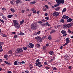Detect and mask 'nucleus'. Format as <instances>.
<instances>
[{
  "instance_id": "12",
  "label": "nucleus",
  "mask_w": 73,
  "mask_h": 73,
  "mask_svg": "<svg viewBox=\"0 0 73 73\" xmlns=\"http://www.w3.org/2000/svg\"><path fill=\"white\" fill-rule=\"evenodd\" d=\"M66 11V8H65L63 9L62 12V13H63L64 12H65Z\"/></svg>"
},
{
  "instance_id": "1",
  "label": "nucleus",
  "mask_w": 73,
  "mask_h": 73,
  "mask_svg": "<svg viewBox=\"0 0 73 73\" xmlns=\"http://www.w3.org/2000/svg\"><path fill=\"white\" fill-rule=\"evenodd\" d=\"M13 23H14V26L15 27V28L19 29L20 27V25L19 24V22L16 20H14L13 21Z\"/></svg>"
},
{
  "instance_id": "48",
  "label": "nucleus",
  "mask_w": 73,
  "mask_h": 73,
  "mask_svg": "<svg viewBox=\"0 0 73 73\" xmlns=\"http://www.w3.org/2000/svg\"><path fill=\"white\" fill-rule=\"evenodd\" d=\"M53 70H57V68L55 67H54L53 68Z\"/></svg>"
},
{
  "instance_id": "52",
  "label": "nucleus",
  "mask_w": 73,
  "mask_h": 73,
  "mask_svg": "<svg viewBox=\"0 0 73 73\" xmlns=\"http://www.w3.org/2000/svg\"><path fill=\"white\" fill-rule=\"evenodd\" d=\"M22 13H24V12H25V10H23L22 11Z\"/></svg>"
},
{
  "instance_id": "64",
  "label": "nucleus",
  "mask_w": 73,
  "mask_h": 73,
  "mask_svg": "<svg viewBox=\"0 0 73 73\" xmlns=\"http://www.w3.org/2000/svg\"><path fill=\"white\" fill-rule=\"evenodd\" d=\"M44 15H45V16H48V13H46Z\"/></svg>"
},
{
  "instance_id": "61",
  "label": "nucleus",
  "mask_w": 73,
  "mask_h": 73,
  "mask_svg": "<svg viewBox=\"0 0 73 73\" xmlns=\"http://www.w3.org/2000/svg\"><path fill=\"white\" fill-rule=\"evenodd\" d=\"M46 21V20L43 19L42 20V21H43V22H45Z\"/></svg>"
},
{
  "instance_id": "35",
  "label": "nucleus",
  "mask_w": 73,
  "mask_h": 73,
  "mask_svg": "<svg viewBox=\"0 0 73 73\" xmlns=\"http://www.w3.org/2000/svg\"><path fill=\"white\" fill-rule=\"evenodd\" d=\"M4 57V58H7V57H8V55H7V54L5 55Z\"/></svg>"
},
{
  "instance_id": "55",
  "label": "nucleus",
  "mask_w": 73,
  "mask_h": 73,
  "mask_svg": "<svg viewBox=\"0 0 73 73\" xmlns=\"http://www.w3.org/2000/svg\"><path fill=\"white\" fill-rule=\"evenodd\" d=\"M2 10H5H5H6V9H5V8L3 7L2 9Z\"/></svg>"
},
{
  "instance_id": "31",
  "label": "nucleus",
  "mask_w": 73,
  "mask_h": 73,
  "mask_svg": "<svg viewBox=\"0 0 73 73\" xmlns=\"http://www.w3.org/2000/svg\"><path fill=\"white\" fill-rule=\"evenodd\" d=\"M8 52L9 54H12V52H13L12 50L9 51H8Z\"/></svg>"
},
{
  "instance_id": "2",
  "label": "nucleus",
  "mask_w": 73,
  "mask_h": 73,
  "mask_svg": "<svg viewBox=\"0 0 73 73\" xmlns=\"http://www.w3.org/2000/svg\"><path fill=\"white\" fill-rule=\"evenodd\" d=\"M31 26V29L32 30H35L36 28L37 27V23H34L32 24Z\"/></svg>"
},
{
  "instance_id": "14",
  "label": "nucleus",
  "mask_w": 73,
  "mask_h": 73,
  "mask_svg": "<svg viewBox=\"0 0 73 73\" xmlns=\"http://www.w3.org/2000/svg\"><path fill=\"white\" fill-rule=\"evenodd\" d=\"M56 2L58 4H60L61 0H56Z\"/></svg>"
},
{
  "instance_id": "21",
  "label": "nucleus",
  "mask_w": 73,
  "mask_h": 73,
  "mask_svg": "<svg viewBox=\"0 0 73 73\" xmlns=\"http://www.w3.org/2000/svg\"><path fill=\"white\" fill-rule=\"evenodd\" d=\"M41 37L40 36H36L35 37V39H36V40H39V39Z\"/></svg>"
},
{
  "instance_id": "60",
  "label": "nucleus",
  "mask_w": 73,
  "mask_h": 73,
  "mask_svg": "<svg viewBox=\"0 0 73 73\" xmlns=\"http://www.w3.org/2000/svg\"><path fill=\"white\" fill-rule=\"evenodd\" d=\"M57 27L58 28H60V27H61V25H57Z\"/></svg>"
},
{
  "instance_id": "42",
  "label": "nucleus",
  "mask_w": 73,
  "mask_h": 73,
  "mask_svg": "<svg viewBox=\"0 0 73 73\" xmlns=\"http://www.w3.org/2000/svg\"><path fill=\"white\" fill-rule=\"evenodd\" d=\"M44 7L45 8H46L47 9H48L49 8V7H48V6L47 5H45L44 6Z\"/></svg>"
},
{
  "instance_id": "28",
  "label": "nucleus",
  "mask_w": 73,
  "mask_h": 73,
  "mask_svg": "<svg viewBox=\"0 0 73 73\" xmlns=\"http://www.w3.org/2000/svg\"><path fill=\"white\" fill-rule=\"evenodd\" d=\"M48 40H52V36L50 35L48 36Z\"/></svg>"
},
{
  "instance_id": "17",
  "label": "nucleus",
  "mask_w": 73,
  "mask_h": 73,
  "mask_svg": "<svg viewBox=\"0 0 73 73\" xmlns=\"http://www.w3.org/2000/svg\"><path fill=\"white\" fill-rule=\"evenodd\" d=\"M60 7H56V8H55V11H59V10H60Z\"/></svg>"
},
{
  "instance_id": "59",
  "label": "nucleus",
  "mask_w": 73,
  "mask_h": 73,
  "mask_svg": "<svg viewBox=\"0 0 73 73\" xmlns=\"http://www.w3.org/2000/svg\"><path fill=\"white\" fill-rule=\"evenodd\" d=\"M45 68H46V69L48 70V69H49V67H45Z\"/></svg>"
},
{
  "instance_id": "51",
  "label": "nucleus",
  "mask_w": 73,
  "mask_h": 73,
  "mask_svg": "<svg viewBox=\"0 0 73 73\" xmlns=\"http://www.w3.org/2000/svg\"><path fill=\"white\" fill-rule=\"evenodd\" d=\"M45 25L44 23L42 24H41V26H42V27H44V26H45Z\"/></svg>"
},
{
  "instance_id": "58",
  "label": "nucleus",
  "mask_w": 73,
  "mask_h": 73,
  "mask_svg": "<svg viewBox=\"0 0 73 73\" xmlns=\"http://www.w3.org/2000/svg\"><path fill=\"white\" fill-rule=\"evenodd\" d=\"M10 3L11 4H12V5L13 4V2L12 1H10Z\"/></svg>"
},
{
  "instance_id": "39",
  "label": "nucleus",
  "mask_w": 73,
  "mask_h": 73,
  "mask_svg": "<svg viewBox=\"0 0 73 73\" xmlns=\"http://www.w3.org/2000/svg\"><path fill=\"white\" fill-rule=\"evenodd\" d=\"M0 21L3 24H4V21L1 20V19H0Z\"/></svg>"
},
{
  "instance_id": "19",
  "label": "nucleus",
  "mask_w": 73,
  "mask_h": 73,
  "mask_svg": "<svg viewBox=\"0 0 73 73\" xmlns=\"http://www.w3.org/2000/svg\"><path fill=\"white\" fill-rule=\"evenodd\" d=\"M56 32V30H52L51 31L50 33V34H52V33H54Z\"/></svg>"
},
{
  "instance_id": "36",
  "label": "nucleus",
  "mask_w": 73,
  "mask_h": 73,
  "mask_svg": "<svg viewBox=\"0 0 73 73\" xmlns=\"http://www.w3.org/2000/svg\"><path fill=\"white\" fill-rule=\"evenodd\" d=\"M39 61H40V59H38L36 60V63H37L38 62H39Z\"/></svg>"
},
{
  "instance_id": "3",
  "label": "nucleus",
  "mask_w": 73,
  "mask_h": 73,
  "mask_svg": "<svg viewBox=\"0 0 73 73\" xmlns=\"http://www.w3.org/2000/svg\"><path fill=\"white\" fill-rule=\"evenodd\" d=\"M23 52V48H18L16 50L15 53H22Z\"/></svg>"
},
{
  "instance_id": "6",
  "label": "nucleus",
  "mask_w": 73,
  "mask_h": 73,
  "mask_svg": "<svg viewBox=\"0 0 73 73\" xmlns=\"http://www.w3.org/2000/svg\"><path fill=\"white\" fill-rule=\"evenodd\" d=\"M16 4H19V3H22L21 0H17L15 1Z\"/></svg>"
},
{
  "instance_id": "7",
  "label": "nucleus",
  "mask_w": 73,
  "mask_h": 73,
  "mask_svg": "<svg viewBox=\"0 0 73 73\" xmlns=\"http://www.w3.org/2000/svg\"><path fill=\"white\" fill-rule=\"evenodd\" d=\"M66 43L69 44L70 43V40L69 39V38H67L66 39Z\"/></svg>"
},
{
  "instance_id": "41",
  "label": "nucleus",
  "mask_w": 73,
  "mask_h": 73,
  "mask_svg": "<svg viewBox=\"0 0 73 73\" xmlns=\"http://www.w3.org/2000/svg\"><path fill=\"white\" fill-rule=\"evenodd\" d=\"M23 50H27V47H23Z\"/></svg>"
},
{
  "instance_id": "34",
  "label": "nucleus",
  "mask_w": 73,
  "mask_h": 73,
  "mask_svg": "<svg viewBox=\"0 0 73 73\" xmlns=\"http://www.w3.org/2000/svg\"><path fill=\"white\" fill-rule=\"evenodd\" d=\"M68 31L69 33H71L72 34V31L70 29H68Z\"/></svg>"
},
{
  "instance_id": "57",
  "label": "nucleus",
  "mask_w": 73,
  "mask_h": 73,
  "mask_svg": "<svg viewBox=\"0 0 73 73\" xmlns=\"http://www.w3.org/2000/svg\"><path fill=\"white\" fill-rule=\"evenodd\" d=\"M66 35H68V34L66 33V34H64L63 35V36H66Z\"/></svg>"
},
{
  "instance_id": "62",
  "label": "nucleus",
  "mask_w": 73,
  "mask_h": 73,
  "mask_svg": "<svg viewBox=\"0 0 73 73\" xmlns=\"http://www.w3.org/2000/svg\"><path fill=\"white\" fill-rule=\"evenodd\" d=\"M40 31H38L37 33V34H40Z\"/></svg>"
},
{
  "instance_id": "50",
  "label": "nucleus",
  "mask_w": 73,
  "mask_h": 73,
  "mask_svg": "<svg viewBox=\"0 0 73 73\" xmlns=\"http://www.w3.org/2000/svg\"><path fill=\"white\" fill-rule=\"evenodd\" d=\"M27 46L28 47V48H31V46L29 45H27Z\"/></svg>"
},
{
  "instance_id": "32",
  "label": "nucleus",
  "mask_w": 73,
  "mask_h": 73,
  "mask_svg": "<svg viewBox=\"0 0 73 73\" xmlns=\"http://www.w3.org/2000/svg\"><path fill=\"white\" fill-rule=\"evenodd\" d=\"M2 36L3 37H6L7 36V35H5V34H3L2 35Z\"/></svg>"
},
{
  "instance_id": "45",
  "label": "nucleus",
  "mask_w": 73,
  "mask_h": 73,
  "mask_svg": "<svg viewBox=\"0 0 73 73\" xmlns=\"http://www.w3.org/2000/svg\"><path fill=\"white\" fill-rule=\"evenodd\" d=\"M47 48V47L46 46H44L43 47V48L42 49H46V48Z\"/></svg>"
},
{
  "instance_id": "30",
  "label": "nucleus",
  "mask_w": 73,
  "mask_h": 73,
  "mask_svg": "<svg viewBox=\"0 0 73 73\" xmlns=\"http://www.w3.org/2000/svg\"><path fill=\"white\" fill-rule=\"evenodd\" d=\"M63 28L64 29H66V28H67V25H63Z\"/></svg>"
},
{
  "instance_id": "4",
  "label": "nucleus",
  "mask_w": 73,
  "mask_h": 73,
  "mask_svg": "<svg viewBox=\"0 0 73 73\" xmlns=\"http://www.w3.org/2000/svg\"><path fill=\"white\" fill-rule=\"evenodd\" d=\"M41 62H38L37 63H36L35 64L36 65V66H38V68H40V67H41V66H42V65L41 64Z\"/></svg>"
},
{
  "instance_id": "20",
  "label": "nucleus",
  "mask_w": 73,
  "mask_h": 73,
  "mask_svg": "<svg viewBox=\"0 0 73 73\" xmlns=\"http://www.w3.org/2000/svg\"><path fill=\"white\" fill-rule=\"evenodd\" d=\"M24 19H23L22 21H21L20 22V25H22V24L24 23Z\"/></svg>"
},
{
  "instance_id": "63",
  "label": "nucleus",
  "mask_w": 73,
  "mask_h": 73,
  "mask_svg": "<svg viewBox=\"0 0 73 73\" xmlns=\"http://www.w3.org/2000/svg\"><path fill=\"white\" fill-rule=\"evenodd\" d=\"M39 13H40V11H38L36 12V13H37V14H39Z\"/></svg>"
},
{
  "instance_id": "40",
  "label": "nucleus",
  "mask_w": 73,
  "mask_h": 73,
  "mask_svg": "<svg viewBox=\"0 0 73 73\" xmlns=\"http://www.w3.org/2000/svg\"><path fill=\"white\" fill-rule=\"evenodd\" d=\"M60 5L59 4H57L56 5H54V7H58V6H59Z\"/></svg>"
},
{
  "instance_id": "11",
  "label": "nucleus",
  "mask_w": 73,
  "mask_h": 73,
  "mask_svg": "<svg viewBox=\"0 0 73 73\" xmlns=\"http://www.w3.org/2000/svg\"><path fill=\"white\" fill-rule=\"evenodd\" d=\"M60 32L62 34H66V31L64 30L61 31Z\"/></svg>"
},
{
  "instance_id": "8",
  "label": "nucleus",
  "mask_w": 73,
  "mask_h": 73,
  "mask_svg": "<svg viewBox=\"0 0 73 73\" xmlns=\"http://www.w3.org/2000/svg\"><path fill=\"white\" fill-rule=\"evenodd\" d=\"M29 45L30 46V48H33V47L34 46V44H33L30 43H29Z\"/></svg>"
},
{
  "instance_id": "44",
  "label": "nucleus",
  "mask_w": 73,
  "mask_h": 73,
  "mask_svg": "<svg viewBox=\"0 0 73 73\" xmlns=\"http://www.w3.org/2000/svg\"><path fill=\"white\" fill-rule=\"evenodd\" d=\"M4 44V42H1L0 43V46L1 45H3Z\"/></svg>"
},
{
  "instance_id": "47",
  "label": "nucleus",
  "mask_w": 73,
  "mask_h": 73,
  "mask_svg": "<svg viewBox=\"0 0 73 73\" xmlns=\"http://www.w3.org/2000/svg\"><path fill=\"white\" fill-rule=\"evenodd\" d=\"M46 25H48V26H50V25L49 24V23L48 22H47L46 23Z\"/></svg>"
},
{
  "instance_id": "27",
  "label": "nucleus",
  "mask_w": 73,
  "mask_h": 73,
  "mask_svg": "<svg viewBox=\"0 0 73 73\" xmlns=\"http://www.w3.org/2000/svg\"><path fill=\"white\" fill-rule=\"evenodd\" d=\"M42 38H41V37H40V38H39L38 40L39 42H42Z\"/></svg>"
},
{
  "instance_id": "56",
  "label": "nucleus",
  "mask_w": 73,
  "mask_h": 73,
  "mask_svg": "<svg viewBox=\"0 0 73 73\" xmlns=\"http://www.w3.org/2000/svg\"><path fill=\"white\" fill-rule=\"evenodd\" d=\"M25 72L26 73H29V72L28 70L25 71Z\"/></svg>"
},
{
  "instance_id": "13",
  "label": "nucleus",
  "mask_w": 73,
  "mask_h": 73,
  "mask_svg": "<svg viewBox=\"0 0 73 73\" xmlns=\"http://www.w3.org/2000/svg\"><path fill=\"white\" fill-rule=\"evenodd\" d=\"M62 18H63L65 20H67V19H69V17L68 16H66L64 17H62Z\"/></svg>"
},
{
  "instance_id": "33",
  "label": "nucleus",
  "mask_w": 73,
  "mask_h": 73,
  "mask_svg": "<svg viewBox=\"0 0 73 73\" xmlns=\"http://www.w3.org/2000/svg\"><path fill=\"white\" fill-rule=\"evenodd\" d=\"M36 46H37V47H40V44L37 43L36 44Z\"/></svg>"
},
{
  "instance_id": "5",
  "label": "nucleus",
  "mask_w": 73,
  "mask_h": 73,
  "mask_svg": "<svg viewBox=\"0 0 73 73\" xmlns=\"http://www.w3.org/2000/svg\"><path fill=\"white\" fill-rule=\"evenodd\" d=\"M52 15L54 17H57L59 16V13L57 12H55L52 13Z\"/></svg>"
},
{
  "instance_id": "37",
  "label": "nucleus",
  "mask_w": 73,
  "mask_h": 73,
  "mask_svg": "<svg viewBox=\"0 0 73 73\" xmlns=\"http://www.w3.org/2000/svg\"><path fill=\"white\" fill-rule=\"evenodd\" d=\"M44 19H46V20H49V17H45L44 18Z\"/></svg>"
},
{
  "instance_id": "53",
  "label": "nucleus",
  "mask_w": 73,
  "mask_h": 73,
  "mask_svg": "<svg viewBox=\"0 0 73 73\" xmlns=\"http://www.w3.org/2000/svg\"><path fill=\"white\" fill-rule=\"evenodd\" d=\"M68 43H66L65 44H63V46H65V45H68Z\"/></svg>"
},
{
  "instance_id": "24",
  "label": "nucleus",
  "mask_w": 73,
  "mask_h": 73,
  "mask_svg": "<svg viewBox=\"0 0 73 73\" xmlns=\"http://www.w3.org/2000/svg\"><path fill=\"white\" fill-rule=\"evenodd\" d=\"M66 25L67 28H70V27H71L72 26V25L70 24H67Z\"/></svg>"
},
{
  "instance_id": "29",
  "label": "nucleus",
  "mask_w": 73,
  "mask_h": 73,
  "mask_svg": "<svg viewBox=\"0 0 73 73\" xmlns=\"http://www.w3.org/2000/svg\"><path fill=\"white\" fill-rule=\"evenodd\" d=\"M68 58V55H65L64 56V58L66 59V60H67Z\"/></svg>"
},
{
  "instance_id": "16",
  "label": "nucleus",
  "mask_w": 73,
  "mask_h": 73,
  "mask_svg": "<svg viewBox=\"0 0 73 73\" xmlns=\"http://www.w3.org/2000/svg\"><path fill=\"white\" fill-rule=\"evenodd\" d=\"M2 17L3 19H4L5 20H7V18H6V17H5V16L4 15H2Z\"/></svg>"
},
{
  "instance_id": "38",
  "label": "nucleus",
  "mask_w": 73,
  "mask_h": 73,
  "mask_svg": "<svg viewBox=\"0 0 73 73\" xmlns=\"http://www.w3.org/2000/svg\"><path fill=\"white\" fill-rule=\"evenodd\" d=\"M4 62L5 63V64H7V65H8V64H9V63L5 61H4Z\"/></svg>"
},
{
  "instance_id": "9",
  "label": "nucleus",
  "mask_w": 73,
  "mask_h": 73,
  "mask_svg": "<svg viewBox=\"0 0 73 73\" xmlns=\"http://www.w3.org/2000/svg\"><path fill=\"white\" fill-rule=\"evenodd\" d=\"M72 21H73V19L71 18H69L67 20V21L68 22H71Z\"/></svg>"
},
{
  "instance_id": "43",
  "label": "nucleus",
  "mask_w": 73,
  "mask_h": 73,
  "mask_svg": "<svg viewBox=\"0 0 73 73\" xmlns=\"http://www.w3.org/2000/svg\"><path fill=\"white\" fill-rule=\"evenodd\" d=\"M14 38H17V35H15L14 36Z\"/></svg>"
},
{
  "instance_id": "15",
  "label": "nucleus",
  "mask_w": 73,
  "mask_h": 73,
  "mask_svg": "<svg viewBox=\"0 0 73 73\" xmlns=\"http://www.w3.org/2000/svg\"><path fill=\"white\" fill-rule=\"evenodd\" d=\"M25 34L24 33H23L22 32H21L19 33L18 34V36L19 35H21V36H23V35H24Z\"/></svg>"
},
{
  "instance_id": "54",
  "label": "nucleus",
  "mask_w": 73,
  "mask_h": 73,
  "mask_svg": "<svg viewBox=\"0 0 73 73\" xmlns=\"http://www.w3.org/2000/svg\"><path fill=\"white\" fill-rule=\"evenodd\" d=\"M38 23L39 24H42V22L41 21H39L38 22Z\"/></svg>"
},
{
  "instance_id": "23",
  "label": "nucleus",
  "mask_w": 73,
  "mask_h": 73,
  "mask_svg": "<svg viewBox=\"0 0 73 73\" xmlns=\"http://www.w3.org/2000/svg\"><path fill=\"white\" fill-rule=\"evenodd\" d=\"M64 0H60V4H64Z\"/></svg>"
},
{
  "instance_id": "49",
  "label": "nucleus",
  "mask_w": 73,
  "mask_h": 73,
  "mask_svg": "<svg viewBox=\"0 0 73 73\" xmlns=\"http://www.w3.org/2000/svg\"><path fill=\"white\" fill-rule=\"evenodd\" d=\"M49 46V44L48 43H47L46 44V46H47V47H48V46Z\"/></svg>"
},
{
  "instance_id": "10",
  "label": "nucleus",
  "mask_w": 73,
  "mask_h": 73,
  "mask_svg": "<svg viewBox=\"0 0 73 73\" xmlns=\"http://www.w3.org/2000/svg\"><path fill=\"white\" fill-rule=\"evenodd\" d=\"M60 23H65V21H64V19L62 18V17L60 20Z\"/></svg>"
},
{
  "instance_id": "18",
  "label": "nucleus",
  "mask_w": 73,
  "mask_h": 73,
  "mask_svg": "<svg viewBox=\"0 0 73 73\" xmlns=\"http://www.w3.org/2000/svg\"><path fill=\"white\" fill-rule=\"evenodd\" d=\"M49 53L50 55H53L54 53V52L53 51H50L49 52Z\"/></svg>"
},
{
  "instance_id": "26",
  "label": "nucleus",
  "mask_w": 73,
  "mask_h": 73,
  "mask_svg": "<svg viewBox=\"0 0 73 73\" xmlns=\"http://www.w3.org/2000/svg\"><path fill=\"white\" fill-rule=\"evenodd\" d=\"M10 11H11V12H13V13H14L15 12V9H13V8H11L10 9Z\"/></svg>"
},
{
  "instance_id": "25",
  "label": "nucleus",
  "mask_w": 73,
  "mask_h": 73,
  "mask_svg": "<svg viewBox=\"0 0 73 73\" xmlns=\"http://www.w3.org/2000/svg\"><path fill=\"white\" fill-rule=\"evenodd\" d=\"M14 64L15 65H17V61H15L14 62Z\"/></svg>"
},
{
  "instance_id": "22",
  "label": "nucleus",
  "mask_w": 73,
  "mask_h": 73,
  "mask_svg": "<svg viewBox=\"0 0 73 73\" xmlns=\"http://www.w3.org/2000/svg\"><path fill=\"white\" fill-rule=\"evenodd\" d=\"M13 17V15H8L7 16V17L8 18H11Z\"/></svg>"
},
{
  "instance_id": "46",
  "label": "nucleus",
  "mask_w": 73,
  "mask_h": 73,
  "mask_svg": "<svg viewBox=\"0 0 73 73\" xmlns=\"http://www.w3.org/2000/svg\"><path fill=\"white\" fill-rule=\"evenodd\" d=\"M35 3H36V2L35 1L31 2L30 3V4H35Z\"/></svg>"
}]
</instances>
